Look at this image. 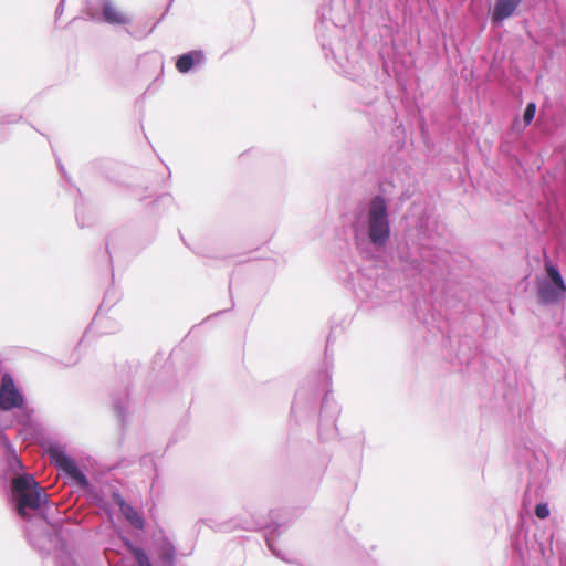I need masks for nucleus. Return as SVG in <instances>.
I'll list each match as a JSON object with an SVG mask.
<instances>
[{"mask_svg": "<svg viewBox=\"0 0 566 566\" xmlns=\"http://www.w3.org/2000/svg\"><path fill=\"white\" fill-rule=\"evenodd\" d=\"M350 227L357 249L384 250L391 234L389 203L385 196L377 193L366 205L357 206Z\"/></svg>", "mask_w": 566, "mask_h": 566, "instance_id": "nucleus-1", "label": "nucleus"}, {"mask_svg": "<svg viewBox=\"0 0 566 566\" xmlns=\"http://www.w3.org/2000/svg\"><path fill=\"white\" fill-rule=\"evenodd\" d=\"M11 501L15 511L24 517L28 511H35L41 525H50L57 534L60 522L51 523L48 510L51 506L49 495L31 473H21L12 479Z\"/></svg>", "mask_w": 566, "mask_h": 566, "instance_id": "nucleus-2", "label": "nucleus"}, {"mask_svg": "<svg viewBox=\"0 0 566 566\" xmlns=\"http://www.w3.org/2000/svg\"><path fill=\"white\" fill-rule=\"evenodd\" d=\"M0 410L15 411L14 419L22 427L32 424L34 409L9 371L2 373L0 377Z\"/></svg>", "mask_w": 566, "mask_h": 566, "instance_id": "nucleus-3", "label": "nucleus"}, {"mask_svg": "<svg viewBox=\"0 0 566 566\" xmlns=\"http://www.w3.org/2000/svg\"><path fill=\"white\" fill-rule=\"evenodd\" d=\"M545 275L536 280L537 303L553 306L566 300V282L557 264L549 259L544 262Z\"/></svg>", "mask_w": 566, "mask_h": 566, "instance_id": "nucleus-4", "label": "nucleus"}, {"mask_svg": "<svg viewBox=\"0 0 566 566\" xmlns=\"http://www.w3.org/2000/svg\"><path fill=\"white\" fill-rule=\"evenodd\" d=\"M45 452L50 462L72 484H75L83 490L91 486L88 478L80 468L76 460L72 458L61 444L51 443L46 447Z\"/></svg>", "mask_w": 566, "mask_h": 566, "instance_id": "nucleus-5", "label": "nucleus"}, {"mask_svg": "<svg viewBox=\"0 0 566 566\" xmlns=\"http://www.w3.org/2000/svg\"><path fill=\"white\" fill-rule=\"evenodd\" d=\"M325 380L326 389L322 399L318 420V437L322 441L331 440L338 434L336 420L340 413L339 406L332 397V389L329 388L332 374L328 370L325 371Z\"/></svg>", "mask_w": 566, "mask_h": 566, "instance_id": "nucleus-6", "label": "nucleus"}, {"mask_svg": "<svg viewBox=\"0 0 566 566\" xmlns=\"http://www.w3.org/2000/svg\"><path fill=\"white\" fill-rule=\"evenodd\" d=\"M318 389L315 385L302 386L297 389L291 406V416L298 422L300 419L313 416L316 410Z\"/></svg>", "mask_w": 566, "mask_h": 566, "instance_id": "nucleus-7", "label": "nucleus"}, {"mask_svg": "<svg viewBox=\"0 0 566 566\" xmlns=\"http://www.w3.org/2000/svg\"><path fill=\"white\" fill-rule=\"evenodd\" d=\"M325 30L328 31L329 33L337 32V27L331 21L321 20L319 23L316 25V35L317 40L321 43L325 57L328 59L331 55L336 61V63L343 67V64L340 62L342 57L336 54L332 36L331 34H325Z\"/></svg>", "mask_w": 566, "mask_h": 566, "instance_id": "nucleus-8", "label": "nucleus"}, {"mask_svg": "<svg viewBox=\"0 0 566 566\" xmlns=\"http://www.w3.org/2000/svg\"><path fill=\"white\" fill-rule=\"evenodd\" d=\"M279 513L277 511H270V521L265 523L264 525V539L266 543L268 548L272 552L274 556L277 558L291 563L285 555L276 548V538L280 536L281 532L280 528L282 524L277 521Z\"/></svg>", "mask_w": 566, "mask_h": 566, "instance_id": "nucleus-9", "label": "nucleus"}, {"mask_svg": "<svg viewBox=\"0 0 566 566\" xmlns=\"http://www.w3.org/2000/svg\"><path fill=\"white\" fill-rule=\"evenodd\" d=\"M521 2L522 0H495L490 14L491 24L494 28L502 25L505 20L515 13Z\"/></svg>", "mask_w": 566, "mask_h": 566, "instance_id": "nucleus-10", "label": "nucleus"}, {"mask_svg": "<svg viewBox=\"0 0 566 566\" xmlns=\"http://www.w3.org/2000/svg\"><path fill=\"white\" fill-rule=\"evenodd\" d=\"M206 56L202 50H191L177 56L175 66L181 74H187L195 67L203 65Z\"/></svg>", "mask_w": 566, "mask_h": 566, "instance_id": "nucleus-11", "label": "nucleus"}, {"mask_svg": "<svg viewBox=\"0 0 566 566\" xmlns=\"http://www.w3.org/2000/svg\"><path fill=\"white\" fill-rule=\"evenodd\" d=\"M98 20L111 25H126L130 22V19L127 15L115 8L112 0H101Z\"/></svg>", "mask_w": 566, "mask_h": 566, "instance_id": "nucleus-12", "label": "nucleus"}, {"mask_svg": "<svg viewBox=\"0 0 566 566\" xmlns=\"http://www.w3.org/2000/svg\"><path fill=\"white\" fill-rule=\"evenodd\" d=\"M129 392L125 387L120 391L112 394L113 410L117 418L118 424L124 428L126 424V411L128 407Z\"/></svg>", "mask_w": 566, "mask_h": 566, "instance_id": "nucleus-13", "label": "nucleus"}, {"mask_svg": "<svg viewBox=\"0 0 566 566\" xmlns=\"http://www.w3.org/2000/svg\"><path fill=\"white\" fill-rule=\"evenodd\" d=\"M0 439L3 441L6 450H7V467L8 470L17 475L23 473V463L19 455L17 454L15 449L13 448L12 443L9 441V439L1 434Z\"/></svg>", "mask_w": 566, "mask_h": 566, "instance_id": "nucleus-14", "label": "nucleus"}, {"mask_svg": "<svg viewBox=\"0 0 566 566\" xmlns=\"http://www.w3.org/2000/svg\"><path fill=\"white\" fill-rule=\"evenodd\" d=\"M28 539L30 544L39 549L40 552H46L49 553V548L45 546V543L50 541V534L45 532H41L40 534H36L35 530L32 525H28L25 528Z\"/></svg>", "mask_w": 566, "mask_h": 566, "instance_id": "nucleus-15", "label": "nucleus"}, {"mask_svg": "<svg viewBox=\"0 0 566 566\" xmlns=\"http://www.w3.org/2000/svg\"><path fill=\"white\" fill-rule=\"evenodd\" d=\"M124 545L133 555L137 566H153L148 554L143 547L133 544L128 538H124Z\"/></svg>", "mask_w": 566, "mask_h": 566, "instance_id": "nucleus-16", "label": "nucleus"}, {"mask_svg": "<svg viewBox=\"0 0 566 566\" xmlns=\"http://www.w3.org/2000/svg\"><path fill=\"white\" fill-rule=\"evenodd\" d=\"M159 559L165 566H175L176 562V547L169 541H165L159 546Z\"/></svg>", "mask_w": 566, "mask_h": 566, "instance_id": "nucleus-17", "label": "nucleus"}, {"mask_svg": "<svg viewBox=\"0 0 566 566\" xmlns=\"http://www.w3.org/2000/svg\"><path fill=\"white\" fill-rule=\"evenodd\" d=\"M120 511L133 527L137 530L144 528L145 521L143 516L130 504H125Z\"/></svg>", "mask_w": 566, "mask_h": 566, "instance_id": "nucleus-18", "label": "nucleus"}, {"mask_svg": "<svg viewBox=\"0 0 566 566\" xmlns=\"http://www.w3.org/2000/svg\"><path fill=\"white\" fill-rule=\"evenodd\" d=\"M536 103L535 102H528L526 104V107L523 112V120L525 122V125H531L534 120L535 114H536Z\"/></svg>", "mask_w": 566, "mask_h": 566, "instance_id": "nucleus-19", "label": "nucleus"}, {"mask_svg": "<svg viewBox=\"0 0 566 566\" xmlns=\"http://www.w3.org/2000/svg\"><path fill=\"white\" fill-rule=\"evenodd\" d=\"M75 217H76V222L81 228H84L90 224V222L86 220L85 208L83 205L76 203Z\"/></svg>", "mask_w": 566, "mask_h": 566, "instance_id": "nucleus-20", "label": "nucleus"}, {"mask_svg": "<svg viewBox=\"0 0 566 566\" xmlns=\"http://www.w3.org/2000/svg\"><path fill=\"white\" fill-rule=\"evenodd\" d=\"M534 513H535L536 517H538L539 520H544V518L548 517L549 516L548 504L545 502L537 503L535 505Z\"/></svg>", "mask_w": 566, "mask_h": 566, "instance_id": "nucleus-21", "label": "nucleus"}, {"mask_svg": "<svg viewBox=\"0 0 566 566\" xmlns=\"http://www.w3.org/2000/svg\"><path fill=\"white\" fill-rule=\"evenodd\" d=\"M119 237L118 231H113L106 241V251L109 255V261L112 262V248L114 247L115 240Z\"/></svg>", "mask_w": 566, "mask_h": 566, "instance_id": "nucleus-22", "label": "nucleus"}, {"mask_svg": "<svg viewBox=\"0 0 566 566\" xmlns=\"http://www.w3.org/2000/svg\"><path fill=\"white\" fill-rule=\"evenodd\" d=\"M528 125H525V122L520 119L518 117H515L512 122L511 128L515 133H522L526 129Z\"/></svg>", "mask_w": 566, "mask_h": 566, "instance_id": "nucleus-23", "label": "nucleus"}, {"mask_svg": "<svg viewBox=\"0 0 566 566\" xmlns=\"http://www.w3.org/2000/svg\"><path fill=\"white\" fill-rule=\"evenodd\" d=\"M113 500L120 509L128 504L118 492L113 493Z\"/></svg>", "mask_w": 566, "mask_h": 566, "instance_id": "nucleus-24", "label": "nucleus"}, {"mask_svg": "<svg viewBox=\"0 0 566 566\" xmlns=\"http://www.w3.org/2000/svg\"><path fill=\"white\" fill-rule=\"evenodd\" d=\"M112 306H113V303L108 302V295H105L96 315H99L104 307L111 308Z\"/></svg>", "mask_w": 566, "mask_h": 566, "instance_id": "nucleus-25", "label": "nucleus"}, {"mask_svg": "<svg viewBox=\"0 0 566 566\" xmlns=\"http://www.w3.org/2000/svg\"><path fill=\"white\" fill-rule=\"evenodd\" d=\"M64 3H65V0H60L59 4L56 7V10H55L56 18L62 15V13L64 11Z\"/></svg>", "mask_w": 566, "mask_h": 566, "instance_id": "nucleus-26", "label": "nucleus"}, {"mask_svg": "<svg viewBox=\"0 0 566 566\" xmlns=\"http://www.w3.org/2000/svg\"><path fill=\"white\" fill-rule=\"evenodd\" d=\"M164 18H165V13H164V14H161V17L158 19V21H157L156 23H154V25L149 29V31H148L146 34H144V36H146V35H148V34H150V33L154 31V29L156 28V25H157V24H158V23H159Z\"/></svg>", "mask_w": 566, "mask_h": 566, "instance_id": "nucleus-27", "label": "nucleus"}, {"mask_svg": "<svg viewBox=\"0 0 566 566\" xmlns=\"http://www.w3.org/2000/svg\"><path fill=\"white\" fill-rule=\"evenodd\" d=\"M332 343V335L329 334L326 342V348H325V357L328 358V346Z\"/></svg>", "mask_w": 566, "mask_h": 566, "instance_id": "nucleus-28", "label": "nucleus"}, {"mask_svg": "<svg viewBox=\"0 0 566 566\" xmlns=\"http://www.w3.org/2000/svg\"><path fill=\"white\" fill-rule=\"evenodd\" d=\"M57 165H59V169H60L61 174H63V176L66 178L67 174L65 171L64 166L61 164V161H57Z\"/></svg>", "mask_w": 566, "mask_h": 566, "instance_id": "nucleus-29", "label": "nucleus"}, {"mask_svg": "<svg viewBox=\"0 0 566 566\" xmlns=\"http://www.w3.org/2000/svg\"><path fill=\"white\" fill-rule=\"evenodd\" d=\"M20 118H21V116H18V117H17V116H12V117L8 118L6 122H7V123H15V122H18Z\"/></svg>", "mask_w": 566, "mask_h": 566, "instance_id": "nucleus-30", "label": "nucleus"}, {"mask_svg": "<svg viewBox=\"0 0 566 566\" xmlns=\"http://www.w3.org/2000/svg\"><path fill=\"white\" fill-rule=\"evenodd\" d=\"M226 311H227V310H224V312H226ZM222 313H223V311H219L216 315H219V314H222Z\"/></svg>", "mask_w": 566, "mask_h": 566, "instance_id": "nucleus-31", "label": "nucleus"}]
</instances>
